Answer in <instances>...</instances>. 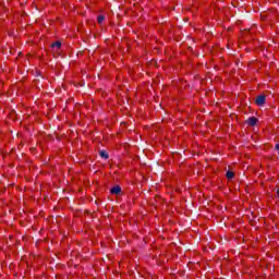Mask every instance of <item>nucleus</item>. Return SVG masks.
<instances>
[{
    "label": "nucleus",
    "mask_w": 279,
    "mask_h": 279,
    "mask_svg": "<svg viewBox=\"0 0 279 279\" xmlns=\"http://www.w3.org/2000/svg\"><path fill=\"white\" fill-rule=\"evenodd\" d=\"M100 156H101V158H105L106 160H108V153L101 150Z\"/></svg>",
    "instance_id": "7"
},
{
    "label": "nucleus",
    "mask_w": 279,
    "mask_h": 279,
    "mask_svg": "<svg viewBox=\"0 0 279 279\" xmlns=\"http://www.w3.org/2000/svg\"><path fill=\"white\" fill-rule=\"evenodd\" d=\"M275 149H277V151H279V144H276Z\"/></svg>",
    "instance_id": "8"
},
{
    "label": "nucleus",
    "mask_w": 279,
    "mask_h": 279,
    "mask_svg": "<svg viewBox=\"0 0 279 279\" xmlns=\"http://www.w3.org/2000/svg\"><path fill=\"white\" fill-rule=\"evenodd\" d=\"M246 123L248 125H251L252 128H254V125H256V123H258V119L256 117H251L247 119Z\"/></svg>",
    "instance_id": "2"
},
{
    "label": "nucleus",
    "mask_w": 279,
    "mask_h": 279,
    "mask_svg": "<svg viewBox=\"0 0 279 279\" xmlns=\"http://www.w3.org/2000/svg\"><path fill=\"white\" fill-rule=\"evenodd\" d=\"M265 101H267V98L265 97V95L257 96L256 98L257 106H265Z\"/></svg>",
    "instance_id": "1"
},
{
    "label": "nucleus",
    "mask_w": 279,
    "mask_h": 279,
    "mask_svg": "<svg viewBox=\"0 0 279 279\" xmlns=\"http://www.w3.org/2000/svg\"><path fill=\"white\" fill-rule=\"evenodd\" d=\"M232 178H234V172H232V171H227V179H228V180H232Z\"/></svg>",
    "instance_id": "6"
},
{
    "label": "nucleus",
    "mask_w": 279,
    "mask_h": 279,
    "mask_svg": "<svg viewBox=\"0 0 279 279\" xmlns=\"http://www.w3.org/2000/svg\"><path fill=\"white\" fill-rule=\"evenodd\" d=\"M110 193H111L112 195H119V193H121V186H119V185L113 186V187L110 190Z\"/></svg>",
    "instance_id": "3"
},
{
    "label": "nucleus",
    "mask_w": 279,
    "mask_h": 279,
    "mask_svg": "<svg viewBox=\"0 0 279 279\" xmlns=\"http://www.w3.org/2000/svg\"><path fill=\"white\" fill-rule=\"evenodd\" d=\"M52 49H60V47H62V43L60 41H56L51 45Z\"/></svg>",
    "instance_id": "4"
},
{
    "label": "nucleus",
    "mask_w": 279,
    "mask_h": 279,
    "mask_svg": "<svg viewBox=\"0 0 279 279\" xmlns=\"http://www.w3.org/2000/svg\"><path fill=\"white\" fill-rule=\"evenodd\" d=\"M97 21H98L99 25H101L104 23V21H106V17L104 15H98Z\"/></svg>",
    "instance_id": "5"
}]
</instances>
